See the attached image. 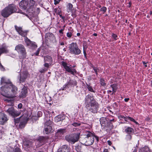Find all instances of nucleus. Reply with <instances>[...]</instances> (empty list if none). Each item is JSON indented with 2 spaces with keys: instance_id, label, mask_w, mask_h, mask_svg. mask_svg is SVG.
I'll return each instance as SVG.
<instances>
[{
  "instance_id": "47",
  "label": "nucleus",
  "mask_w": 152,
  "mask_h": 152,
  "mask_svg": "<svg viewBox=\"0 0 152 152\" xmlns=\"http://www.w3.org/2000/svg\"><path fill=\"white\" fill-rule=\"evenodd\" d=\"M47 70V69L46 70H45V69H41V70L40 71V72H41V73H42V72H44L46 70Z\"/></svg>"
},
{
  "instance_id": "54",
  "label": "nucleus",
  "mask_w": 152,
  "mask_h": 152,
  "mask_svg": "<svg viewBox=\"0 0 152 152\" xmlns=\"http://www.w3.org/2000/svg\"><path fill=\"white\" fill-rule=\"evenodd\" d=\"M83 53L85 56L86 57V52L84 50H83Z\"/></svg>"
},
{
  "instance_id": "43",
  "label": "nucleus",
  "mask_w": 152,
  "mask_h": 152,
  "mask_svg": "<svg viewBox=\"0 0 152 152\" xmlns=\"http://www.w3.org/2000/svg\"><path fill=\"white\" fill-rule=\"evenodd\" d=\"M40 50V48H38L36 52L35 53H34V54L35 55L38 56V55Z\"/></svg>"
},
{
  "instance_id": "2",
  "label": "nucleus",
  "mask_w": 152,
  "mask_h": 152,
  "mask_svg": "<svg viewBox=\"0 0 152 152\" xmlns=\"http://www.w3.org/2000/svg\"><path fill=\"white\" fill-rule=\"evenodd\" d=\"M85 103L88 111L94 113L97 112L98 108V104L92 96L89 95L86 96Z\"/></svg>"
},
{
  "instance_id": "5",
  "label": "nucleus",
  "mask_w": 152,
  "mask_h": 152,
  "mask_svg": "<svg viewBox=\"0 0 152 152\" xmlns=\"http://www.w3.org/2000/svg\"><path fill=\"white\" fill-rule=\"evenodd\" d=\"M15 28L18 34L22 36L25 37L24 38L25 42L27 46H31L32 42L27 37H26L27 35V32L26 31H23L22 30L21 27H18L16 26H15Z\"/></svg>"
},
{
  "instance_id": "23",
  "label": "nucleus",
  "mask_w": 152,
  "mask_h": 152,
  "mask_svg": "<svg viewBox=\"0 0 152 152\" xmlns=\"http://www.w3.org/2000/svg\"><path fill=\"white\" fill-rule=\"evenodd\" d=\"M66 132V129H60L58 130L57 133L60 134H63Z\"/></svg>"
},
{
  "instance_id": "33",
  "label": "nucleus",
  "mask_w": 152,
  "mask_h": 152,
  "mask_svg": "<svg viewBox=\"0 0 152 152\" xmlns=\"http://www.w3.org/2000/svg\"><path fill=\"white\" fill-rule=\"evenodd\" d=\"M76 150L77 152H81V147L80 145H78L76 147Z\"/></svg>"
},
{
  "instance_id": "59",
  "label": "nucleus",
  "mask_w": 152,
  "mask_h": 152,
  "mask_svg": "<svg viewBox=\"0 0 152 152\" xmlns=\"http://www.w3.org/2000/svg\"><path fill=\"white\" fill-rule=\"evenodd\" d=\"M77 35L78 36H79L80 35V33H77Z\"/></svg>"
},
{
  "instance_id": "1",
  "label": "nucleus",
  "mask_w": 152,
  "mask_h": 152,
  "mask_svg": "<svg viewBox=\"0 0 152 152\" xmlns=\"http://www.w3.org/2000/svg\"><path fill=\"white\" fill-rule=\"evenodd\" d=\"M18 92L17 87L12 83H10L6 85V88L4 92H1V94L7 98H14Z\"/></svg>"
},
{
  "instance_id": "24",
  "label": "nucleus",
  "mask_w": 152,
  "mask_h": 152,
  "mask_svg": "<svg viewBox=\"0 0 152 152\" xmlns=\"http://www.w3.org/2000/svg\"><path fill=\"white\" fill-rule=\"evenodd\" d=\"M28 0V7H30L33 6L35 4V1L33 0Z\"/></svg>"
},
{
  "instance_id": "25",
  "label": "nucleus",
  "mask_w": 152,
  "mask_h": 152,
  "mask_svg": "<svg viewBox=\"0 0 152 152\" xmlns=\"http://www.w3.org/2000/svg\"><path fill=\"white\" fill-rule=\"evenodd\" d=\"M110 86L112 88L113 93L116 92L117 89V85L115 84H113L111 85Z\"/></svg>"
},
{
  "instance_id": "7",
  "label": "nucleus",
  "mask_w": 152,
  "mask_h": 152,
  "mask_svg": "<svg viewBox=\"0 0 152 152\" xmlns=\"http://www.w3.org/2000/svg\"><path fill=\"white\" fill-rule=\"evenodd\" d=\"M69 48L70 52L72 54L78 55L81 53V51L76 43L73 42L70 44Z\"/></svg>"
},
{
  "instance_id": "20",
  "label": "nucleus",
  "mask_w": 152,
  "mask_h": 152,
  "mask_svg": "<svg viewBox=\"0 0 152 152\" xmlns=\"http://www.w3.org/2000/svg\"><path fill=\"white\" fill-rule=\"evenodd\" d=\"M124 121H126L128 122L129 121L134 122L136 124H138V123L133 118H132L126 116V117L125 118Z\"/></svg>"
},
{
  "instance_id": "40",
  "label": "nucleus",
  "mask_w": 152,
  "mask_h": 152,
  "mask_svg": "<svg viewBox=\"0 0 152 152\" xmlns=\"http://www.w3.org/2000/svg\"><path fill=\"white\" fill-rule=\"evenodd\" d=\"M66 35H67V36L68 37L70 38L71 37V36H72V34L71 32H69L67 33Z\"/></svg>"
},
{
  "instance_id": "36",
  "label": "nucleus",
  "mask_w": 152,
  "mask_h": 152,
  "mask_svg": "<svg viewBox=\"0 0 152 152\" xmlns=\"http://www.w3.org/2000/svg\"><path fill=\"white\" fill-rule=\"evenodd\" d=\"M55 120L57 121V122L61 121L62 119H61V115H59L58 116L55 118Z\"/></svg>"
},
{
  "instance_id": "63",
  "label": "nucleus",
  "mask_w": 152,
  "mask_h": 152,
  "mask_svg": "<svg viewBox=\"0 0 152 152\" xmlns=\"http://www.w3.org/2000/svg\"><path fill=\"white\" fill-rule=\"evenodd\" d=\"M38 113L40 115V114H42V113L41 112V111H39L38 112Z\"/></svg>"
},
{
  "instance_id": "62",
  "label": "nucleus",
  "mask_w": 152,
  "mask_h": 152,
  "mask_svg": "<svg viewBox=\"0 0 152 152\" xmlns=\"http://www.w3.org/2000/svg\"><path fill=\"white\" fill-rule=\"evenodd\" d=\"M93 35L95 36H97V34L96 33H94Z\"/></svg>"
},
{
  "instance_id": "42",
  "label": "nucleus",
  "mask_w": 152,
  "mask_h": 152,
  "mask_svg": "<svg viewBox=\"0 0 152 152\" xmlns=\"http://www.w3.org/2000/svg\"><path fill=\"white\" fill-rule=\"evenodd\" d=\"M80 124L79 123H78L76 122H75L72 124V125H73L74 126H80Z\"/></svg>"
},
{
  "instance_id": "37",
  "label": "nucleus",
  "mask_w": 152,
  "mask_h": 152,
  "mask_svg": "<svg viewBox=\"0 0 152 152\" xmlns=\"http://www.w3.org/2000/svg\"><path fill=\"white\" fill-rule=\"evenodd\" d=\"M107 10V8L105 7H103L100 9V11L103 12V13H104L106 12Z\"/></svg>"
},
{
  "instance_id": "28",
  "label": "nucleus",
  "mask_w": 152,
  "mask_h": 152,
  "mask_svg": "<svg viewBox=\"0 0 152 152\" xmlns=\"http://www.w3.org/2000/svg\"><path fill=\"white\" fill-rule=\"evenodd\" d=\"M38 140L40 142L44 143L45 141V138L44 137H41L39 138Z\"/></svg>"
},
{
  "instance_id": "4",
  "label": "nucleus",
  "mask_w": 152,
  "mask_h": 152,
  "mask_svg": "<svg viewBox=\"0 0 152 152\" xmlns=\"http://www.w3.org/2000/svg\"><path fill=\"white\" fill-rule=\"evenodd\" d=\"M94 137L92 133L88 132V134L86 135V137L82 139L81 143L86 146L91 145L94 142Z\"/></svg>"
},
{
  "instance_id": "11",
  "label": "nucleus",
  "mask_w": 152,
  "mask_h": 152,
  "mask_svg": "<svg viewBox=\"0 0 152 152\" xmlns=\"http://www.w3.org/2000/svg\"><path fill=\"white\" fill-rule=\"evenodd\" d=\"M10 115L13 117H17L20 114V111L15 110L13 107L9 108L6 111Z\"/></svg>"
},
{
  "instance_id": "34",
  "label": "nucleus",
  "mask_w": 152,
  "mask_h": 152,
  "mask_svg": "<svg viewBox=\"0 0 152 152\" xmlns=\"http://www.w3.org/2000/svg\"><path fill=\"white\" fill-rule=\"evenodd\" d=\"M114 121V119H113L112 120H110V121L108 122L109 124H109V126L110 127V128L112 129L113 128V125L112 124V123L111 122L113 121Z\"/></svg>"
},
{
  "instance_id": "8",
  "label": "nucleus",
  "mask_w": 152,
  "mask_h": 152,
  "mask_svg": "<svg viewBox=\"0 0 152 152\" xmlns=\"http://www.w3.org/2000/svg\"><path fill=\"white\" fill-rule=\"evenodd\" d=\"M15 50L22 55V57L24 58L26 57V52L24 46L22 44H19L15 47Z\"/></svg>"
},
{
  "instance_id": "60",
  "label": "nucleus",
  "mask_w": 152,
  "mask_h": 152,
  "mask_svg": "<svg viewBox=\"0 0 152 152\" xmlns=\"http://www.w3.org/2000/svg\"><path fill=\"white\" fill-rule=\"evenodd\" d=\"M112 91H111V90H108L107 91V92L108 93H111L112 92Z\"/></svg>"
},
{
  "instance_id": "15",
  "label": "nucleus",
  "mask_w": 152,
  "mask_h": 152,
  "mask_svg": "<svg viewBox=\"0 0 152 152\" xmlns=\"http://www.w3.org/2000/svg\"><path fill=\"white\" fill-rule=\"evenodd\" d=\"M7 120L6 115L4 113L0 112V124H4Z\"/></svg>"
},
{
  "instance_id": "13",
  "label": "nucleus",
  "mask_w": 152,
  "mask_h": 152,
  "mask_svg": "<svg viewBox=\"0 0 152 152\" xmlns=\"http://www.w3.org/2000/svg\"><path fill=\"white\" fill-rule=\"evenodd\" d=\"M52 122L51 121L49 120L45 123V131L46 134H48L51 130L52 127L50 125L51 124Z\"/></svg>"
},
{
  "instance_id": "64",
  "label": "nucleus",
  "mask_w": 152,
  "mask_h": 152,
  "mask_svg": "<svg viewBox=\"0 0 152 152\" xmlns=\"http://www.w3.org/2000/svg\"><path fill=\"white\" fill-rule=\"evenodd\" d=\"M96 140H99L98 137H97L96 136Z\"/></svg>"
},
{
  "instance_id": "30",
  "label": "nucleus",
  "mask_w": 152,
  "mask_h": 152,
  "mask_svg": "<svg viewBox=\"0 0 152 152\" xmlns=\"http://www.w3.org/2000/svg\"><path fill=\"white\" fill-rule=\"evenodd\" d=\"M12 150L13 151V152H22L20 149L18 148H16L14 150H13L12 148H11L10 150L12 151Z\"/></svg>"
},
{
  "instance_id": "51",
  "label": "nucleus",
  "mask_w": 152,
  "mask_h": 152,
  "mask_svg": "<svg viewBox=\"0 0 152 152\" xmlns=\"http://www.w3.org/2000/svg\"><path fill=\"white\" fill-rule=\"evenodd\" d=\"M64 29H61L59 31V32L61 34H63V31Z\"/></svg>"
},
{
  "instance_id": "21",
  "label": "nucleus",
  "mask_w": 152,
  "mask_h": 152,
  "mask_svg": "<svg viewBox=\"0 0 152 152\" xmlns=\"http://www.w3.org/2000/svg\"><path fill=\"white\" fill-rule=\"evenodd\" d=\"M139 152H151L148 147L146 146L141 148Z\"/></svg>"
},
{
  "instance_id": "29",
  "label": "nucleus",
  "mask_w": 152,
  "mask_h": 152,
  "mask_svg": "<svg viewBox=\"0 0 152 152\" xmlns=\"http://www.w3.org/2000/svg\"><path fill=\"white\" fill-rule=\"evenodd\" d=\"M25 124L24 121L20 122L19 124V126L21 128H22L24 127Z\"/></svg>"
},
{
  "instance_id": "38",
  "label": "nucleus",
  "mask_w": 152,
  "mask_h": 152,
  "mask_svg": "<svg viewBox=\"0 0 152 152\" xmlns=\"http://www.w3.org/2000/svg\"><path fill=\"white\" fill-rule=\"evenodd\" d=\"M30 46H31L32 47H33L34 48H37V45L35 44V43L34 42H32Z\"/></svg>"
},
{
  "instance_id": "56",
  "label": "nucleus",
  "mask_w": 152,
  "mask_h": 152,
  "mask_svg": "<svg viewBox=\"0 0 152 152\" xmlns=\"http://www.w3.org/2000/svg\"><path fill=\"white\" fill-rule=\"evenodd\" d=\"M131 6V2H129V5H128V6L129 7H130Z\"/></svg>"
},
{
  "instance_id": "26",
  "label": "nucleus",
  "mask_w": 152,
  "mask_h": 152,
  "mask_svg": "<svg viewBox=\"0 0 152 152\" xmlns=\"http://www.w3.org/2000/svg\"><path fill=\"white\" fill-rule=\"evenodd\" d=\"M73 7L72 5L70 4L69 3L67 5V10L69 12H70L72 10V8Z\"/></svg>"
},
{
  "instance_id": "9",
  "label": "nucleus",
  "mask_w": 152,
  "mask_h": 152,
  "mask_svg": "<svg viewBox=\"0 0 152 152\" xmlns=\"http://www.w3.org/2000/svg\"><path fill=\"white\" fill-rule=\"evenodd\" d=\"M61 64L66 71L68 72L69 73L73 75H75L77 73V71L75 69H72L71 65L68 66V64L65 62L62 61Z\"/></svg>"
},
{
  "instance_id": "52",
  "label": "nucleus",
  "mask_w": 152,
  "mask_h": 152,
  "mask_svg": "<svg viewBox=\"0 0 152 152\" xmlns=\"http://www.w3.org/2000/svg\"><path fill=\"white\" fill-rule=\"evenodd\" d=\"M145 120L146 121H149L150 120V118H149V117H147V118H145Z\"/></svg>"
},
{
  "instance_id": "49",
  "label": "nucleus",
  "mask_w": 152,
  "mask_h": 152,
  "mask_svg": "<svg viewBox=\"0 0 152 152\" xmlns=\"http://www.w3.org/2000/svg\"><path fill=\"white\" fill-rule=\"evenodd\" d=\"M4 101H7V102H10V100H9V99H4Z\"/></svg>"
},
{
  "instance_id": "48",
  "label": "nucleus",
  "mask_w": 152,
  "mask_h": 152,
  "mask_svg": "<svg viewBox=\"0 0 152 152\" xmlns=\"http://www.w3.org/2000/svg\"><path fill=\"white\" fill-rule=\"evenodd\" d=\"M129 100V98H125L124 99V101L126 102H127Z\"/></svg>"
},
{
  "instance_id": "55",
  "label": "nucleus",
  "mask_w": 152,
  "mask_h": 152,
  "mask_svg": "<svg viewBox=\"0 0 152 152\" xmlns=\"http://www.w3.org/2000/svg\"><path fill=\"white\" fill-rule=\"evenodd\" d=\"M49 36H53V35L52 34H47Z\"/></svg>"
},
{
  "instance_id": "50",
  "label": "nucleus",
  "mask_w": 152,
  "mask_h": 152,
  "mask_svg": "<svg viewBox=\"0 0 152 152\" xmlns=\"http://www.w3.org/2000/svg\"><path fill=\"white\" fill-rule=\"evenodd\" d=\"M107 142L108 143V144L109 145H111V144H112V143L110 141V140H108L107 141Z\"/></svg>"
},
{
  "instance_id": "58",
  "label": "nucleus",
  "mask_w": 152,
  "mask_h": 152,
  "mask_svg": "<svg viewBox=\"0 0 152 152\" xmlns=\"http://www.w3.org/2000/svg\"><path fill=\"white\" fill-rule=\"evenodd\" d=\"M60 45H64V43L63 42H61L60 43Z\"/></svg>"
},
{
  "instance_id": "27",
  "label": "nucleus",
  "mask_w": 152,
  "mask_h": 152,
  "mask_svg": "<svg viewBox=\"0 0 152 152\" xmlns=\"http://www.w3.org/2000/svg\"><path fill=\"white\" fill-rule=\"evenodd\" d=\"M86 85L87 88L88 89V90L89 91L93 92H95V91L93 89V88L91 86H90V84H86Z\"/></svg>"
},
{
  "instance_id": "57",
  "label": "nucleus",
  "mask_w": 152,
  "mask_h": 152,
  "mask_svg": "<svg viewBox=\"0 0 152 152\" xmlns=\"http://www.w3.org/2000/svg\"><path fill=\"white\" fill-rule=\"evenodd\" d=\"M103 152H108L107 150V149H105Z\"/></svg>"
},
{
  "instance_id": "16",
  "label": "nucleus",
  "mask_w": 152,
  "mask_h": 152,
  "mask_svg": "<svg viewBox=\"0 0 152 152\" xmlns=\"http://www.w3.org/2000/svg\"><path fill=\"white\" fill-rule=\"evenodd\" d=\"M100 124L103 127L109 126V124L107 119L106 118L102 117L100 118Z\"/></svg>"
},
{
  "instance_id": "53",
  "label": "nucleus",
  "mask_w": 152,
  "mask_h": 152,
  "mask_svg": "<svg viewBox=\"0 0 152 152\" xmlns=\"http://www.w3.org/2000/svg\"><path fill=\"white\" fill-rule=\"evenodd\" d=\"M120 117L122 118H123L124 119H125V118L126 117V116H123V115H120Z\"/></svg>"
},
{
  "instance_id": "32",
  "label": "nucleus",
  "mask_w": 152,
  "mask_h": 152,
  "mask_svg": "<svg viewBox=\"0 0 152 152\" xmlns=\"http://www.w3.org/2000/svg\"><path fill=\"white\" fill-rule=\"evenodd\" d=\"M15 124L17 126L18 125L19 122L20 121V118H17L16 119H14Z\"/></svg>"
},
{
  "instance_id": "14",
  "label": "nucleus",
  "mask_w": 152,
  "mask_h": 152,
  "mask_svg": "<svg viewBox=\"0 0 152 152\" xmlns=\"http://www.w3.org/2000/svg\"><path fill=\"white\" fill-rule=\"evenodd\" d=\"M28 0H22L19 4L20 8L24 10H26L28 7Z\"/></svg>"
},
{
  "instance_id": "45",
  "label": "nucleus",
  "mask_w": 152,
  "mask_h": 152,
  "mask_svg": "<svg viewBox=\"0 0 152 152\" xmlns=\"http://www.w3.org/2000/svg\"><path fill=\"white\" fill-rule=\"evenodd\" d=\"M4 78L2 77L1 78V84H3V83H4Z\"/></svg>"
},
{
  "instance_id": "35",
  "label": "nucleus",
  "mask_w": 152,
  "mask_h": 152,
  "mask_svg": "<svg viewBox=\"0 0 152 152\" xmlns=\"http://www.w3.org/2000/svg\"><path fill=\"white\" fill-rule=\"evenodd\" d=\"M100 83L101 85L103 86H105L106 85V83H104V80L103 79H100Z\"/></svg>"
},
{
  "instance_id": "61",
  "label": "nucleus",
  "mask_w": 152,
  "mask_h": 152,
  "mask_svg": "<svg viewBox=\"0 0 152 152\" xmlns=\"http://www.w3.org/2000/svg\"><path fill=\"white\" fill-rule=\"evenodd\" d=\"M137 150L136 149H135L133 151V152H137Z\"/></svg>"
},
{
  "instance_id": "46",
  "label": "nucleus",
  "mask_w": 152,
  "mask_h": 152,
  "mask_svg": "<svg viewBox=\"0 0 152 152\" xmlns=\"http://www.w3.org/2000/svg\"><path fill=\"white\" fill-rule=\"evenodd\" d=\"M59 3V1H57L56 0H54V4L55 5H56Z\"/></svg>"
},
{
  "instance_id": "44",
  "label": "nucleus",
  "mask_w": 152,
  "mask_h": 152,
  "mask_svg": "<svg viewBox=\"0 0 152 152\" xmlns=\"http://www.w3.org/2000/svg\"><path fill=\"white\" fill-rule=\"evenodd\" d=\"M22 104L21 103H20L18 105V108L19 109H21L22 107Z\"/></svg>"
},
{
  "instance_id": "18",
  "label": "nucleus",
  "mask_w": 152,
  "mask_h": 152,
  "mask_svg": "<svg viewBox=\"0 0 152 152\" xmlns=\"http://www.w3.org/2000/svg\"><path fill=\"white\" fill-rule=\"evenodd\" d=\"M77 84V82L75 80H70L65 85H64V87L65 88L66 86L70 85H73L75 86Z\"/></svg>"
},
{
  "instance_id": "39",
  "label": "nucleus",
  "mask_w": 152,
  "mask_h": 152,
  "mask_svg": "<svg viewBox=\"0 0 152 152\" xmlns=\"http://www.w3.org/2000/svg\"><path fill=\"white\" fill-rule=\"evenodd\" d=\"M93 68L94 70V71L95 72L96 74L97 75V71L98 70V68L97 67H96L95 66H93Z\"/></svg>"
},
{
  "instance_id": "12",
  "label": "nucleus",
  "mask_w": 152,
  "mask_h": 152,
  "mask_svg": "<svg viewBox=\"0 0 152 152\" xmlns=\"http://www.w3.org/2000/svg\"><path fill=\"white\" fill-rule=\"evenodd\" d=\"M28 75V72L26 71L21 72L18 77L19 82L20 83L25 82L27 77Z\"/></svg>"
},
{
  "instance_id": "6",
  "label": "nucleus",
  "mask_w": 152,
  "mask_h": 152,
  "mask_svg": "<svg viewBox=\"0 0 152 152\" xmlns=\"http://www.w3.org/2000/svg\"><path fill=\"white\" fill-rule=\"evenodd\" d=\"M80 136L79 133L67 135L65 136L66 140L71 144H74L78 140Z\"/></svg>"
},
{
  "instance_id": "19",
  "label": "nucleus",
  "mask_w": 152,
  "mask_h": 152,
  "mask_svg": "<svg viewBox=\"0 0 152 152\" xmlns=\"http://www.w3.org/2000/svg\"><path fill=\"white\" fill-rule=\"evenodd\" d=\"M58 152H69L67 149V146L66 145H63L62 147L59 149Z\"/></svg>"
},
{
  "instance_id": "3",
  "label": "nucleus",
  "mask_w": 152,
  "mask_h": 152,
  "mask_svg": "<svg viewBox=\"0 0 152 152\" xmlns=\"http://www.w3.org/2000/svg\"><path fill=\"white\" fill-rule=\"evenodd\" d=\"M17 10V7L13 4H10L4 8L1 11V15L4 17H8Z\"/></svg>"
},
{
  "instance_id": "17",
  "label": "nucleus",
  "mask_w": 152,
  "mask_h": 152,
  "mask_svg": "<svg viewBox=\"0 0 152 152\" xmlns=\"http://www.w3.org/2000/svg\"><path fill=\"white\" fill-rule=\"evenodd\" d=\"M28 92L27 88L24 86L21 89V91L20 94L19 96L20 98H24L26 97Z\"/></svg>"
},
{
  "instance_id": "22",
  "label": "nucleus",
  "mask_w": 152,
  "mask_h": 152,
  "mask_svg": "<svg viewBox=\"0 0 152 152\" xmlns=\"http://www.w3.org/2000/svg\"><path fill=\"white\" fill-rule=\"evenodd\" d=\"M125 130L126 132L129 134H130L134 132V129L132 128L128 127L126 128Z\"/></svg>"
},
{
  "instance_id": "31",
  "label": "nucleus",
  "mask_w": 152,
  "mask_h": 152,
  "mask_svg": "<svg viewBox=\"0 0 152 152\" xmlns=\"http://www.w3.org/2000/svg\"><path fill=\"white\" fill-rule=\"evenodd\" d=\"M125 139L126 140H130L132 139V136L130 134H127L126 135Z\"/></svg>"
},
{
  "instance_id": "41",
  "label": "nucleus",
  "mask_w": 152,
  "mask_h": 152,
  "mask_svg": "<svg viewBox=\"0 0 152 152\" xmlns=\"http://www.w3.org/2000/svg\"><path fill=\"white\" fill-rule=\"evenodd\" d=\"M112 37H113V38L115 40H117V36L116 34H112Z\"/></svg>"
},
{
  "instance_id": "10",
  "label": "nucleus",
  "mask_w": 152,
  "mask_h": 152,
  "mask_svg": "<svg viewBox=\"0 0 152 152\" xmlns=\"http://www.w3.org/2000/svg\"><path fill=\"white\" fill-rule=\"evenodd\" d=\"M44 66L48 69L53 64V58L51 56L47 55L44 57Z\"/></svg>"
}]
</instances>
